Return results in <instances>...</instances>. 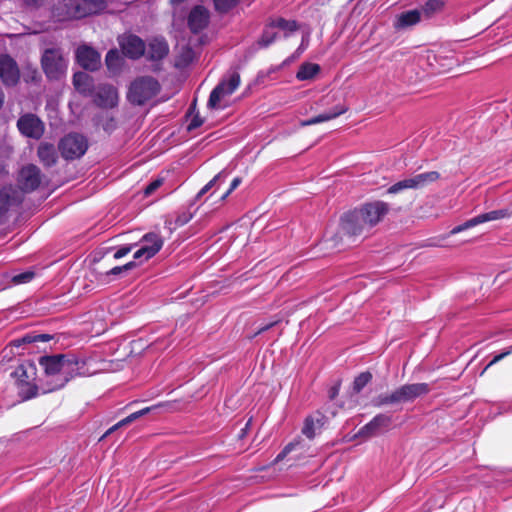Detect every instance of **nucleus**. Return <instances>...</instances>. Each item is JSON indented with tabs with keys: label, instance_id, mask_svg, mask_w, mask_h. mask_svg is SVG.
Returning a JSON list of instances; mask_svg holds the SVG:
<instances>
[{
	"label": "nucleus",
	"instance_id": "1",
	"mask_svg": "<svg viewBox=\"0 0 512 512\" xmlns=\"http://www.w3.org/2000/svg\"><path fill=\"white\" fill-rule=\"evenodd\" d=\"M85 361L75 356L54 355L40 359V365L45 371V385L47 391H54L78 375H85Z\"/></svg>",
	"mask_w": 512,
	"mask_h": 512
},
{
	"label": "nucleus",
	"instance_id": "2",
	"mask_svg": "<svg viewBox=\"0 0 512 512\" xmlns=\"http://www.w3.org/2000/svg\"><path fill=\"white\" fill-rule=\"evenodd\" d=\"M107 0H68L55 5L52 14L58 21L81 19L97 13L105 7Z\"/></svg>",
	"mask_w": 512,
	"mask_h": 512
},
{
	"label": "nucleus",
	"instance_id": "3",
	"mask_svg": "<svg viewBox=\"0 0 512 512\" xmlns=\"http://www.w3.org/2000/svg\"><path fill=\"white\" fill-rule=\"evenodd\" d=\"M41 68L49 81H61L66 77L68 58L60 47H47L41 55Z\"/></svg>",
	"mask_w": 512,
	"mask_h": 512
},
{
	"label": "nucleus",
	"instance_id": "4",
	"mask_svg": "<svg viewBox=\"0 0 512 512\" xmlns=\"http://www.w3.org/2000/svg\"><path fill=\"white\" fill-rule=\"evenodd\" d=\"M429 392L430 387L427 383L406 384L399 387L389 395H379L374 400V405L376 407H381L388 404L410 402L417 397L428 394Z\"/></svg>",
	"mask_w": 512,
	"mask_h": 512
},
{
	"label": "nucleus",
	"instance_id": "5",
	"mask_svg": "<svg viewBox=\"0 0 512 512\" xmlns=\"http://www.w3.org/2000/svg\"><path fill=\"white\" fill-rule=\"evenodd\" d=\"M241 82L238 72L233 71L228 73L219 84L212 90L208 107L211 109H223L228 105L229 97L239 87Z\"/></svg>",
	"mask_w": 512,
	"mask_h": 512
},
{
	"label": "nucleus",
	"instance_id": "6",
	"mask_svg": "<svg viewBox=\"0 0 512 512\" xmlns=\"http://www.w3.org/2000/svg\"><path fill=\"white\" fill-rule=\"evenodd\" d=\"M160 85L156 79L150 76L135 79L129 88L128 99L136 105H143L157 95Z\"/></svg>",
	"mask_w": 512,
	"mask_h": 512
},
{
	"label": "nucleus",
	"instance_id": "7",
	"mask_svg": "<svg viewBox=\"0 0 512 512\" xmlns=\"http://www.w3.org/2000/svg\"><path fill=\"white\" fill-rule=\"evenodd\" d=\"M19 389V394L23 399H30L37 394L35 384L36 367L31 362L18 365L12 373Z\"/></svg>",
	"mask_w": 512,
	"mask_h": 512
},
{
	"label": "nucleus",
	"instance_id": "8",
	"mask_svg": "<svg viewBox=\"0 0 512 512\" xmlns=\"http://www.w3.org/2000/svg\"><path fill=\"white\" fill-rule=\"evenodd\" d=\"M440 178V174L437 171H429L425 173L416 174L412 177L403 179L392 186H390L387 190L389 194H397L405 189H422L434 182H436Z\"/></svg>",
	"mask_w": 512,
	"mask_h": 512
},
{
	"label": "nucleus",
	"instance_id": "9",
	"mask_svg": "<svg viewBox=\"0 0 512 512\" xmlns=\"http://www.w3.org/2000/svg\"><path fill=\"white\" fill-rule=\"evenodd\" d=\"M88 148L87 139L78 133H70L61 139L59 150L65 159H77L83 156Z\"/></svg>",
	"mask_w": 512,
	"mask_h": 512
},
{
	"label": "nucleus",
	"instance_id": "10",
	"mask_svg": "<svg viewBox=\"0 0 512 512\" xmlns=\"http://www.w3.org/2000/svg\"><path fill=\"white\" fill-rule=\"evenodd\" d=\"M340 230L342 234L354 237L369 232L370 228L359 208H356L341 217Z\"/></svg>",
	"mask_w": 512,
	"mask_h": 512
},
{
	"label": "nucleus",
	"instance_id": "11",
	"mask_svg": "<svg viewBox=\"0 0 512 512\" xmlns=\"http://www.w3.org/2000/svg\"><path fill=\"white\" fill-rule=\"evenodd\" d=\"M17 127L22 135L35 140L40 139L45 131L42 120L32 113L22 115L17 121Z\"/></svg>",
	"mask_w": 512,
	"mask_h": 512
},
{
	"label": "nucleus",
	"instance_id": "12",
	"mask_svg": "<svg viewBox=\"0 0 512 512\" xmlns=\"http://www.w3.org/2000/svg\"><path fill=\"white\" fill-rule=\"evenodd\" d=\"M370 230L380 223L389 212V205L383 201H373L359 207Z\"/></svg>",
	"mask_w": 512,
	"mask_h": 512
},
{
	"label": "nucleus",
	"instance_id": "13",
	"mask_svg": "<svg viewBox=\"0 0 512 512\" xmlns=\"http://www.w3.org/2000/svg\"><path fill=\"white\" fill-rule=\"evenodd\" d=\"M0 80L6 87L16 86L20 80L18 64L8 54L0 55Z\"/></svg>",
	"mask_w": 512,
	"mask_h": 512
},
{
	"label": "nucleus",
	"instance_id": "14",
	"mask_svg": "<svg viewBox=\"0 0 512 512\" xmlns=\"http://www.w3.org/2000/svg\"><path fill=\"white\" fill-rule=\"evenodd\" d=\"M140 243L141 247L134 253V258L148 260L160 251L164 241L158 233L150 232L142 237Z\"/></svg>",
	"mask_w": 512,
	"mask_h": 512
},
{
	"label": "nucleus",
	"instance_id": "15",
	"mask_svg": "<svg viewBox=\"0 0 512 512\" xmlns=\"http://www.w3.org/2000/svg\"><path fill=\"white\" fill-rule=\"evenodd\" d=\"M509 215H510V213L506 209L493 210V211H490V212H487V213H483V214H480V215H478V216H476L474 218H471V219L467 220L466 222H464L461 225H458V226L454 227L450 231V234L454 235V234H457V233L462 232L464 230H467L469 228H472V227H474L476 225H479V224H482V223H485V222H489V221H495V220L503 219L505 217H508Z\"/></svg>",
	"mask_w": 512,
	"mask_h": 512
},
{
	"label": "nucleus",
	"instance_id": "16",
	"mask_svg": "<svg viewBox=\"0 0 512 512\" xmlns=\"http://www.w3.org/2000/svg\"><path fill=\"white\" fill-rule=\"evenodd\" d=\"M392 424V416L389 414H378L369 423L364 425L358 432V436L370 438L387 429Z\"/></svg>",
	"mask_w": 512,
	"mask_h": 512
},
{
	"label": "nucleus",
	"instance_id": "17",
	"mask_svg": "<svg viewBox=\"0 0 512 512\" xmlns=\"http://www.w3.org/2000/svg\"><path fill=\"white\" fill-rule=\"evenodd\" d=\"M41 183V171L34 164L24 166L19 173V185L24 191H33Z\"/></svg>",
	"mask_w": 512,
	"mask_h": 512
},
{
	"label": "nucleus",
	"instance_id": "18",
	"mask_svg": "<svg viewBox=\"0 0 512 512\" xmlns=\"http://www.w3.org/2000/svg\"><path fill=\"white\" fill-rule=\"evenodd\" d=\"M124 55L132 59L141 57L145 52V44L136 35H124L119 40Z\"/></svg>",
	"mask_w": 512,
	"mask_h": 512
},
{
	"label": "nucleus",
	"instance_id": "19",
	"mask_svg": "<svg viewBox=\"0 0 512 512\" xmlns=\"http://www.w3.org/2000/svg\"><path fill=\"white\" fill-rule=\"evenodd\" d=\"M210 13L203 6H195L188 15V26L190 30L197 33L209 24Z\"/></svg>",
	"mask_w": 512,
	"mask_h": 512
},
{
	"label": "nucleus",
	"instance_id": "20",
	"mask_svg": "<svg viewBox=\"0 0 512 512\" xmlns=\"http://www.w3.org/2000/svg\"><path fill=\"white\" fill-rule=\"evenodd\" d=\"M77 61L84 69L94 71L100 65L99 53L91 47L81 46L76 52Z\"/></svg>",
	"mask_w": 512,
	"mask_h": 512
},
{
	"label": "nucleus",
	"instance_id": "21",
	"mask_svg": "<svg viewBox=\"0 0 512 512\" xmlns=\"http://www.w3.org/2000/svg\"><path fill=\"white\" fill-rule=\"evenodd\" d=\"M95 103L104 108H113L118 103L117 90L111 85H102L98 88Z\"/></svg>",
	"mask_w": 512,
	"mask_h": 512
},
{
	"label": "nucleus",
	"instance_id": "22",
	"mask_svg": "<svg viewBox=\"0 0 512 512\" xmlns=\"http://www.w3.org/2000/svg\"><path fill=\"white\" fill-rule=\"evenodd\" d=\"M170 406H171V403L165 402V403H160V404H157V405H154L151 407H146L137 412H134V413L130 414L129 416H127L126 418L119 421L118 423H116L115 425H113L111 428H109L103 437H106L107 435L111 434L112 432H114L115 430H117L120 427H123V426H126V425L132 423L133 421L137 420L141 416H144L153 410H156V409L162 408V407L169 408Z\"/></svg>",
	"mask_w": 512,
	"mask_h": 512
},
{
	"label": "nucleus",
	"instance_id": "23",
	"mask_svg": "<svg viewBox=\"0 0 512 512\" xmlns=\"http://www.w3.org/2000/svg\"><path fill=\"white\" fill-rule=\"evenodd\" d=\"M168 52L169 46L162 38H155L148 45L147 54L151 60H161L167 56Z\"/></svg>",
	"mask_w": 512,
	"mask_h": 512
},
{
	"label": "nucleus",
	"instance_id": "24",
	"mask_svg": "<svg viewBox=\"0 0 512 512\" xmlns=\"http://www.w3.org/2000/svg\"><path fill=\"white\" fill-rule=\"evenodd\" d=\"M348 110V107L345 105L336 106L333 111L331 112H325L322 114H319L313 118H310L308 120L301 121V126H310L315 125L318 123L330 121L332 119L337 118L338 116L344 114Z\"/></svg>",
	"mask_w": 512,
	"mask_h": 512
},
{
	"label": "nucleus",
	"instance_id": "25",
	"mask_svg": "<svg viewBox=\"0 0 512 512\" xmlns=\"http://www.w3.org/2000/svg\"><path fill=\"white\" fill-rule=\"evenodd\" d=\"M73 85L75 89L83 95H89L93 89L92 78L85 72H77L74 74Z\"/></svg>",
	"mask_w": 512,
	"mask_h": 512
},
{
	"label": "nucleus",
	"instance_id": "26",
	"mask_svg": "<svg viewBox=\"0 0 512 512\" xmlns=\"http://www.w3.org/2000/svg\"><path fill=\"white\" fill-rule=\"evenodd\" d=\"M37 155L44 166H53L57 161V153L52 144L41 143L37 150Z\"/></svg>",
	"mask_w": 512,
	"mask_h": 512
},
{
	"label": "nucleus",
	"instance_id": "27",
	"mask_svg": "<svg viewBox=\"0 0 512 512\" xmlns=\"http://www.w3.org/2000/svg\"><path fill=\"white\" fill-rule=\"evenodd\" d=\"M421 19V12L418 10H410L397 16L394 24L395 28L402 29L417 24Z\"/></svg>",
	"mask_w": 512,
	"mask_h": 512
},
{
	"label": "nucleus",
	"instance_id": "28",
	"mask_svg": "<svg viewBox=\"0 0 512 512\" xmlns=\"http://www.w3.org/2000/svg\"><path fill=\"white\" fill-rule=\"evenodd\" d=\"M276 38V27L273 25V21L271 19L263 31V34L259 40V44L263 47H267L272 44Z\"/></svg>",
	"mask_w": 512,
	"mask_h": 512
},
{
	"label": "nucleus",
	"instance_id": "29",
	"mask_svg": "<svg viewBox=\"0 0 512 512\" xmlns=\"http://www.w3.org/2000/svg\"><path fill=\"white\" fill-rule=\"evenodd\" d=\"M319 71H320V67L317 64H312V63L303 64L299 68V70L296 74V77L298 80L312 79Z\"/></svg>",
	"mask_w": 512,
	"mask_h": 512
},
{
	"label": "nucleus",
	"instance_id": "30",
	"mask_svg": "<svg viewBox=\"0 0 512 512\" xmlns=\"http://www.w3.org/2000/svg\"><path fill=\"white\" fill-rule=\"evenodd\" d=\"M50 339H51V336L48 334H37V335L27 334L21 338L13 340L11 342V344L15 347H19L23 344H30V343H34V342H38V341L46 342V341H49Z\"/></svg>",
	"mask_w": 512,
	"mask_h": 512
},
{
	"label": "nucleus",
	"instance_id": "31",
	"mask_svg": "<svg viewBox=\"0 0 512 512\" xmlns=\"http://www.w3.org/2000/svg\"><path fill=\"white\" fill-rule=\"evenodd\" d=\"M272 21L276 29L283 31L285 36L298 29V25L294 20H286L284 18L279 17L272 19Z\"/></svg>",
	"mask_w": 512,
	"mask_h": 512
},
{
	"label": "nucleus",
	"instance_id": "32",
	"mask_svg": "<svg viewBox=\"0 0 512 512\" xmlns=\"http://www.w3.org/2000/svg\"><path fill=\"white\" fill-rule=\"evenodd\" d=\"M192 218H193L192 212L183 211L177 215L174 222H172L171 220H166L165 224H166V227L169 229V231L172 232L175 228L181 227V226L187 224Z\"/></svg>",
	"mask_w": 512,
	"mask_h": 512
},
{
	"label": "nucleus",
	"instance_id": "33",
	"mask_svg": "<svg viewBox=\"0 0 512 512\" xmlns=\"http://www.w3.org/2000/svg\"><path fill=\"white\" fill-rule=\"evenodd\" d=\"M106 65L110 70H117L122 63V57L117 50H110L106 55Z\"/></svg>",
	"mask_w": 512,
	"mask_h": 512
},
{
	"label": "nucleus",
	"instance_id": "34",
	"mask_svg": "<svg viewBox=\"0 0 512 512\" xmlns=\"http://www.w3.org/2000/svg\"><path fill=\"white\" fill-rule=\"evenodd\" d=\"M443 6L444 2L442 0H428L422 11L427 17H431L434 13L441 11Z\"/></svg>",
	"mask_w": 512,
	"mask_h": 512
},
{
	"label": "nucleus",
	"instance_id": "35",
	"mask_svg": "<svg viewBox=\"0 0 512 512\" xmlns=\"http://www.w3.org/2000/svg\"><path fill=\"white\" fill-rule=\"evenodd\" d=\"M372 379L370 372H362L359 374L353 382V391L359 393Z\"/></svg>",
	"mask_w": 512,
	"mask_h": 512
},
{
	"label": "nucleus",
	"instance_id": "36",
	"mask_svg": "<svg viewBox=\"0 0 512 512\" xmlns=\"http://www.w3.org/2000/svg\"><path fill=\"white\" fill-rule=\"evenodd\" d=\"M321 423L319 420H314L311 417L306 418L302 432L309 439H312L315 436V431L317 428L321 427Z\"/></svg>",
	"mask_w": 512,
	"mask_h": 512
},
{
	"label": "nucleus",
	"instance_id": "37",
	"mask_svg": "<svg viewBox=\"0 0 512 512\" xmlns=\"http://www.w3.org/2000/svg\"><path fill=\"white\" fill-rule=\"evenodd\" d=\"M239 0H214L215 9L220 13H226L237 5Z\"/></svg>",
	"mask_w": 512,
	"mask_h": 512
},
{
	"label": "nucleus",
	"instance_id": "38",
	"mask_svg": "<svg viewBox=\"0 0 512 512\" xmlns=\"http://www.w3.org/2000/svg\"><path fill=\"white\" fill-rule=\"evenodd\" d=\"M34 277V273L32 271H26L17 275H14L11 279L12 283L15 285L24 284L30 282Z\"/></svg>",
	"mask_w": 512,
	"mask_h": 512
},
{
	"label": "nucleus",
	"instance_id": "39",
	"mask_svg": "<svg viewBox=\"0 0 512 512\" xmlns=\"http://www.w3.org/2000/svg\"><path fill=\"white\" fill-rule=\"evenodd\" d=\"M225 175L224 172L218 173L211 181H209L198 193L197 198H200L202 195H204L206 192H208L217 181L224 180Z\"/></svg>",
	"mask_w": 512,
	"mask_h": 512
},
{
	"label": "nucleus",
	"instance_id": "40",
	"mask_svg": "<svg viewBox=\"0 0 512 512\" xmlns=\"http://www.w3.org/2000/svg\"><path fill=\"white\" fill-rule=\"evenodd\" d=\"M162 184H163V179H156V180L152 181L144 189V195L145 196L152 195Z\"/></svg>",
	"mask_w": 512,
	"mask_h": 512
},
{
	"label": "nucleus",
	"instance_id": "41",
	"mask_svg": "<svg viewBox=\"0 0 512 512\" xmlns=\"http://www.w3.org/2000/svg\"><path fill=\"white\" fill-rule=\"evenodd\" d=\"M134 266H135L134 262H129L123 266H116V267L112 268L107 274L118 275L122 271H127V270L132 269Z\"/></svg>",
	"mask_w": 512,
	"mask_h": 512
},
{
	"label": "nucleus",
	"instance_id": "42",
	"mask_svg": "<svg viewBox=\"0 0 512 512\" xmlns=\"http://www.w3.org/2000/svg\"><path fill=\"white\" fill-rule=\"evenodd\" d=\"M298 446V443H290L288 444L281 453H279L275 459L276 462L282 460L288 453L295 450Z\"/></svg>",
	"mask_w": 512,
	"mask_h": 512
},
{
	"label": "nucleus",
	"instance_id": "43",
	"mask_svg": "<svg viewBox=\"0 0 512 512\" xmlns=\"http://www.w3.org/2000/svg\"><path fill=\"white\" fill-rule=\"evenodd\" d=\"M241 183V178L237 177V178H234L233 181L231 182L230 184V188L228 189V191H226L222 196H221V200H225L232 191H234Z\"/></svg>",
	"mask_w": 512,
	"mask_h": 512
},
{
	"label": "nucleus",
	"instance_id": "44",
	"mask_svg": "<svg viewBox=\"0 0 512 512\" xmlns=\"http://www.w3.org/2000/svg\"><path fill=\"white\" fill-rule=\"evenodd\" d=\"M203 124V120L201 117H199L198 115H195L189 125H188V130H192V129H196L198 127H200L201 125Z\"/></svg>",
	"mask_w": 512,
	"mask_h": 512
},
{
	"label": "nucleus",
	"instance_id": "45",
	"mask_svg": "<svg viewBox=\"0 0 512 512\" xmlns=\"http://www.w3.org/2000/svg\"><path fill=\"white\" fill-rule=\"evenodd\" d=\"M511 353V350L509 351H506V352H503L499 355H496L489 363L488 365L485 367L484 371H486L488 368H490L492 365L496 364L497 362H499L501 359H503L504 357H506L507 355H509Z\"/></svg>",
	"mask_w": 512,
	"mask_h": 512
},
{
	"label": "nucleus",
	"instance_id": "46",
	"mask_svg": "<svg viewBox=\"0 0 512 512\" xmlns=\"http://www.w3.org/2000/svg\"><path fill=\"white\" fill-rule=\"evenodd\" d=\"M131 251V248L130 247H123V248H120L118 249L115 253H114V258L115 259H119L125 255H127L129 252Z\"/></svg>",
	"mask_w": 512,
	"mask_h": 512
},
{
	"label": "nucleus",
	"instance_id": "47",
	"mask_svg": "<svg viewBox=\"0 0 512 512\" xmlns=\"http://www.w3.org/2000/svg\"><path fill=\"white\" fill-rule=\"evenodd\" d=\"M26 5L33 6V7H39L41 6L45 0H22Z\"/></svg>",
	"mask_w": 512,
	"mask_h": 512
},
{
	"label": "nucleus",
	"instance_id": "48",
	"mask_svg": "<svg viewBox=\"0 0 512 512\" xmlns=\"http://www.w3.org/2000/svg\"><path fill=\"white\" fill-rule=\"evenodd\" d=\"M275 324H276V322H271V323H269V324H267V325H264L263 327H261V328L256 332V335H258V334H260V333H262V332H264V331H266V330L270 329V328H271V327H273Z\"/></svg>",
	"mask_w": 512,
	"mask_h": 512
},
{
	"label": "nucleus",
	"instance_id": "49",
	"mask_svg": "<svg viewBox=\"0 0 512 512\" xmlns=\"http://www.w3.org/2000/svg\"><path fill=\"white\" fill-rule=\"evenodd\" d=\"M339 392V386H335L330 390V398L334 399Z\"/></svg>",
	"mask_w": 512,
	"mask_h": 512
},
{
	"label": "nucleus",
	"instance_id": "50",
	"mask_svg": "<svg viewBox=\"0 0 512 512\" xmlns=\"http://www.w3.org/2000/svg\"><path fill=\"white\" fill-rule=\"evenodd\" d=\"M4 100H5V94L2 90V88L0 87V109L2 108V106L4 104Z\"/></svg>",
	"mask_w": 512,
	"mask_h": 512
},
{
	"label": "nucleus",
	"instance_id": "51",
	"mask_svg": "<svg viewBox=\"0 0 512 512\" xmlns=\"http://www.w3.org/2000/svg\"><path fill=\"white\" fill-rule=\"evenodd\" d=\"M251 423H252V419L250 418V419L247 421V423H246V425H245V427H244L243 429H246V431L248 432V431H249V429H250V427H251Z\"/></svg>",
	"mask_w": 512,
	"mask_h": 512
},
{
	"label": "nucleus",
	"instance_id": "52",
	"mask_svg": "<svg viewBox=\"0 0 512 512\" xmlns=\"http://www.w3.org/2000/svg\"><path fill=\"white\" fill-rule=\"evenodd\" d=\"M248 432L246 431V429H241V432L239 434V438H244L246 436Z\"/></svg>",
	"mask_w": 512,
	"mask_h": 512
}]
</instances>
